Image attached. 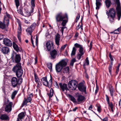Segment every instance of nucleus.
Masks as SVG:
<instances>
[{
  "mask_svg": "<svg viewBox=\"0 0 121 121\" xmlns=\"http://www.w3.org/2000/svg\"><path fill=\"white\" fill-rule=\"evenodd\" d=\"M16 53H12L11 58L13 60L15 55V60L16 62L18 63L13 67L12 71L16 73V75L17 78H19L22 76L23 71L22 69L21 64L19 63L21 60L20 55L19 54H14Z\"/></svg>",
  "mask_w": 121,
  "mask_h": 121,
  "instance_id": "1",
  "label": "nucleus"
},
{
  "mask_svg": "<svg viewBox=\"0 0 121 121\" xmlns=\"http://www.w3.org/2000/svg\"><path fill=\"white\" fill-rule=\"evenodd\" d=\"M10 18V15L6 12V15L4 16L3 23L0 22V28L4 30V31H7L8 30L9 24V19Z\"/></svg>",
  "mask_w": 121,
  "mask_h": 121,
  "instance_id": "2",
  "label": "nucleus"
},
{
  "mask_svg": "<svg viewBox=\"0 0 121 121\" xmlns=\"http://www.w3.org/2000/svg\"><path fill=\"white\" fill-rule=\"evenodd\" d=\"M22 78L17 79L16 77H13L11 79L12 85L13 87H15L18 85H20L22 82Z\"/></svg>",
  "mask_w": 121,
  "mask_h": 121,
  "instance_id": "3",
  "label": "nucleus"
},
{
  "mask_svg": "<svg viewBox=\"0 0 121 121\" xmlns=\"http://www.w3.org/2000/svg\"><path fill=\"white\" fill-rule=\"evenodd\" d=\"M68 16L66 13L63 14L62 12L57 13L56 17V21L57 22H61L63 19L67 18L68 19Z\"/></svg>",
  "mask_w": 121,
  "mask_h": 121,
  "instance_id": "4",
  "label": "nucleus"
},
{
  "mask_svg": "<svg viewBox=\"0 0 121 121\" xmlns=\"http://www.w3.org/2000/svg\"><path fill=\"white\" fill-rule=\"evenodd\" d=\"M41 81L43 84L47 86L50 88L52 85V76L50 75V79L49 82L47 80L46 77L43 78L41 79Z\"/></svg>",
  "mask_w": 121,
  "mask_h": 121,
  "instance_id": "5",
  "label": "nucleus"
},
{
  "mask_svg": "<svg viewBox=\"0 0 121 121\" xmlns=\"http://www.w3.org/2000/svg\"><path fill=\"white\" fill-rule=\"evenodd\" d=\"M68 87L72 90H75L77 87V82L75 80H72L69 81L68 83Z\"/></svg>",
  "mask_w": 121,
  "mask_h": 121,
  "instance_id": "6",
  "label": "nucleus"
},
{
  "mask_svg": "<svg viewBox=\"0 0 121 121\" xmlns=\"http://www.w3.org/2000/svg\"><path fill=\"white\" fill-rule=\"evenodd\" d=\"M116 3L117 5L116 9L118 18V20H119L121 16V7L120 5L119 0H116Z\"/></svg>",
  "mask_w": 121,
  "mask_h": 121,
  "instance_id": "7",
  "label": "nucleus"
},
{
  "mask_svg": "<svg viewBox=\"0 0 121 121\" xmlns=\"http://www.w3.org/2000/svg\"><path fill=\"white\" fill-rule=\"evenodd\" d=\"M17 22L18 25V26L17 29V37L20 41H21V35L22 32L21 22L18 19H17Z\"/></svg>",
  "mask_w": 121,
  "mask_h": 121,
  "instance_id": "8",
  "label": "nucleus"
},
{
  "mask_svg": "<svg viewBox=\"0 0 121 121\" xmlns=\"http://www.w3.org/2000/svg\"><path fill=\"white\" fill-rule=\"evenodd\" d=\"M78 89L82 92H84L85 94L86 93V87L84 84L82 82L80 83L78 86Z\"/></svg>",
  "mask_w": 121,
  "mask_h": 121,
  "instance_id": "9",
  "label": "nucleus"
},
{
  "mask_svg": "<svg viewBox=\"0 0 121 121\" xmlns=\"http://www.w3.org/2000/svg\"><path fill=\"white\" fill-rule=\"evenodd\" d=\"M76 95L77 98V100L78 102H81L85 100V96L78 92H77L76 94Z\"/></svg>",
  "mask_w": 121,
  "mask_h": 121,
  "instance_id": "10",
  "label": "nucleus"
},
{
  "mask_svg": "<svg viewBox=\"0 0 121 121\" xmlns=\"http://www.w3.org/2000/svg\"><path fill=\"white\" fill-rule=\"evenodd\" d=\"M24 12L23 14V16L25 17H29L31 15V13L33 12V8H31V10L30 11L29 10L26 8L24 9Z\"/></svg>",
  "mask_w": 121,
  "mask_h": 121,
  "instance_id": "11",
  "label": "nucleus"
},
{
  "mask_svg": "<svg viewBox=\"0 0 121 121\" xmlns=\"http://www.w3.org/2000/svg\"><path fill=\"white\" fill-rule=\"evenodd\" d=\"M74 45L76 48H79L78 51L80 53H84L85 52V50L82 45L76 43L74 44Z\"/></svg>",
  "mask_w": 121,
  "mask_h": 121,
  "instance_id": "12",
  "label": "nucleus"
},
{
  "mask_svg": "<svg viewBox=\"0 0 121 121\" xmlns=\"http://www.w3.org/2000/svg\"><path fill=\"white\" fill-rule=\"evenodd\" d=\"M33 96L32 94H31L30 95V97H28L26 99V98H24V100L22 105V107H23L24 105H26L28 102H30L32 100L31 97Z\"/></svg>",
  "mask_w": 121,
  "mask_h": 121,
  "instance_id": "13",
  "label": "nucleus"
},
{
  "mask_svg": "<svg viewBox=\"0 0 121 121\" xmlns=\"http://www.w3.org/2000/svg\"><path fill=\"white\" fill-rule=\"evenodd\" d=\"M13 105V103L12 102H10L7 104L5 108V111L8 113L10 112L12 110Z\"/></svg>",
  "mask_w": 121,
  "mask_h": 121,
  "instance_id": "14",
  "label": "nucleus"
},
{
  "mask_svg": "<svg viewBox=\"0 0 121 121\" xmlns=\"http://www.w3.org/2000/svg\"><path fill=\"white\" fill-rule=\"evenodd\" d=\"M46 47L48 51H51L53 48V44L52 42H48L46 43Z\"/></svg>",
  "mask_w": 121,
  "mask_h": 121,
  "instance_id": "15",
  "label": "nucleus"
},
{
  "mask_svg": "<svg viewBox=\"0 0 121 121\" xmlns=\"http://www.w3.org/2000/svg\"><path fill=\"white\" fill-rule=\"evenodd\" d=\"M60 87L63 91H64L65 90L66 91H69V90L67 87V85L65 83H59Z\"/></svg>",
  "mask_w": 121,
  "mask_h": 121,
  "instance_id": "16",
  "label": "nucleus"
},
{
  "mask_svg": "<svg viewBox=\"0 0 121 121\" xmlns=\"http://www.w3.org/2000/svg\"><path fill=\"white\" fill-rule=\"evenodd\" d=\"M106 14L108 15H109L110 17H115V12L113 8L109 9L108 13V11H107Z\"/></svg>",
  "mask_w": 121,
  "mask_h": 121,
  "instance_id": "17",
  "label": "nucleus"
},
{
  "mask_svg": "<svg viewBox=\"0 0 121 121\" xmlns=\"http://www.w3.org/2000/svg\"><path fill=\"white\" fill-rule=\"evenodd\" d=\"M4 44L7 46H11L12 45V42L9 39L5 38L3 39Z\"/></svg>",
  "mask_w": 121,
  "mask_h": 121,
  "instance_id": "18",
  "label": "nucleus"
},
{
  "mask_svg": "<svg viewBox=\"0 0 121 121\" xmlns=\"http://www.w3.org/2000/svg\"><path fill=\"white\" fill-rule=\"evenodd\" d=\"M68 61V60L67 59H63L61 60L59 63L63 67L66 66Z\"/></svg>",
  "mask_w": 121,
  "mask_h": 121,
  "instance_id": "19",
  "label": "nucleus"
},
{
  "mask_svg": "<svg viewBox=\"0 0 121 121\" xmlns=\"http://www.w3.org/2000/svg\"><path fill=\"white\" fill-rule=\"evenodd\" d=\"M63 68V67L59 63L57 64L56 65V71L57 72H60Z\"/></svg>",
  "mask_w": 121,
  "mask_h": 121,
  "instance_id": "20",
  "label": "nucleus"
},
{
  "mask_svg": "<svg viewBox=\"0 0 121 121\" xmlns=\"http://www.w3.org/2000/svg\"><path fill=\"white\" fill-rule=\"evenodd\" d=\"M25 116V113L22 112L20 113L18 115V117L17 118L16 121H19V120H21Z\"/></svg>",
  "mask_w": 121,
  "mask_h": 121,
  "instance_id": "21",
  "label": "nucleus"
},
{
  "mask_svg": "<svg viewBox=\"0 0 121 121\" xmlns=\"http://www.w3.org/2000/svg\"><path fill=\"white\" fill-rule=\"evenodd\" d=\"M9 118L8 116L6 114L0 115V119L2 120H9Z\"/></svg>",
  "mask_w": 121,
  "mask_h": 121,
  "instance_id": "22",
  "label": "nucleus"
},
{
  "mask_svg": "<svg viewBox=\"0 0 121 121\" xmlns=\"http://www.w3.org/2000/svg\"><path fill=\"white\" fill-rule=\"evenodd\" d=\"M121 33V26L118 28L117 29L111 32V34L114 33V34H119Z\"/></svg>",
  "mask_w": 121,
  "mask_h": 121,
  "instance_id": "23",
  "label": "nucleus"
},
{
  "mask_svg": "<svg viewBox=\"0 0 121 121\" xmlns=\"http://www.w3.org/2000/svg\"><path fill=\"white\" fill-rule=\"evenodd\" d=\"M39 21H37L36 24L35 22L33 23L29 27L32 29V30H34L35 29L36 26H38L39 25L38 22Z\"/></svg>",
  "mask_w": 121,
  "mask_h": 121,
  "instance_id": "24",
  "label": "nucleus"
},
{
  "mask_svg": "<svg viewBox=\"0 0 121 121\" xmlns=\"http://www.w3.org/2000/svg\"><path fill=\"white\" fill-rule=\"evenodd\" d=\"M60 36L59 34H57L56 36L55 42L56 44L57 45H59Z\"/></svg>",
  "mask_w": 121,
  "mask_h": 121,
  "instance_id": "25",
  "label": "nucleus"
},
{
  "mask_svg": "<svg viewBox=\"0 0 121 121\" xmlns=\"http://www.w3.org/2000/svg\"><path fill=\"white\" fill-rule=\"evenodd\" d=\"M1 51L3 53H8L9 52V49L8 47H3L1 48Z\"/></svg>",
  "mask_w": 121,
  "mask_h": 121,
  "instance_id": "26",
  "label": "nucleus"
},
{
  "mask_svg": "<svg viewBox=\"0 0 121 121\" xmlns=\"http://www.w3.org/2000/svg\"><path fill=\"white\" fill-rule=\"evenodd\" d=\"M101 0H96V9L97 10L99 9L100 6L101 5V3L100 1Z\"/></svg>",
  "mask_w": 121,
  "mask_h": 121,
  "instance_id": "27",
  "label": "nucleus"
},
{
  "mask_svg": "<svg viewBox=\"0 0 121 121\" xmlns=\"http://www.w3.org/2000/svg\"><path fill=\"white\" fill-rule=\"evenodd\" d=\"M109 90L110 91L111 95L113 98V94L115 92L112 86H111L109 87Z\"/></svg>",
  "mask_w": 121,
  "mask_h": 121,
  "instance_id": "28",
  "label": "nucleus"
},
{
  "mask_svg": "<svg viewBox=\"0 0 121 121\" xmlns=\"http://www.w3.org/2000/svg\"><path fill=\"white\" fill-rule=\"evenodd\" d=\"M33 31L29 27H28L26 30V31L27 34L28 35H31L32 32Z\"/></svg>",
  "mask_w": 121,
  "mask_h": 121,
  "instance_id": "29",
  "label": "nucleus"
},
{
  "mask_svg": "<svg viewBox=\"0 0 121 121\" xmlns=\"http://www.w3.org/2000/svg\"><path fill=\"white\" fill-rule=\"evenodd\" d=\"M105 3L106 6L108 8H109L110 6L111 2L110 0H106Z\"/></svg>",
  "mask_w": 121,
  "mask_h": 121,
  "instance_id": "30",
  "label": "nucleus"
},
{
  "mask_svg": "<svg viewBox=\"0 0 121 121\" xmlns=\"http://www.w3.org/2000/svg\"><path fill=\"white\" fill-rule=\"evenodd\" d=\"M13 47L15 50L17 52H18L19 51V49L17 45L15 43H13Z\"/></svg>",
  "mask_w": 121,
  "mask_h": 121,
  "instance_id": "31",
  "label": "nucleus"
},
{
  "mask_svg": "<svg viewBox=\"0 0 121 121\" xmlns=\"http://www.w3.org/2000/svg\"><path fill=\"white\" fill-rule=\"evenodd\" d=\"M63 19L62 21V22L61 23V25L63 26H66L67 23L68 22V19Z\"/></svg>",
  "mask_w": 121,
  "mask_h": 121,
  "instance_id": "32",
  "label": "nucleus"
},
{
  "mask_svg": "<svg viewBox=\"0 0 121 121\" xmlns=\"http://www.w3.org/2000/svg\"><path fill=\"white\" fill-rule=\"evenodd\" d=\"M69 97L71 100L73 102H76L75 99L73 96L71 95H69Z\"/></svg>",
  "mask_w": 121,
  "mask_h": 121,
  "instance_id": "33",
  "label": "nucleus"
},
{
  "mask_svg": "<svg viewBox=\"0 0 121 121\" xmlns=\"http://www.w3.org/2000/svg\"><path fill=\"white\" fill-rule=\"evenodd\" d=\"M17 91L15 90L12 93L11 96V98L12 99H13L15 98V96L17 94Z\"/></svg>",
  "mask_w": 121,
  "mask_h": 121,
  "instance_id": "34",
  "label": "nucleus"
},
{
  "mask_svg": "<svg viewBox=\"0 0 121 121\" xmlns=\"http://www.w3.org/2000/svg\"><path fill=\"white\" fill-rule=\"evenodd\" d=\"M53 93V90L52 88H51L50 90L49 93L48 94L49 98L51 97L52 96Z\"/></svg>",
  "mask_w": 121,
  "mask_h": 121,
  "instance_id": "35",
  "label": "nucleus"
},
{
  "mask_svg": "<svg viewBox=\"0 0 121 121\" xmlns=\"http://www.w3.org/2000/svg\"><path fill=\"white\" fill-rule=\"evenodd\" d=\"M69 71V67H67L63 69V72L64 73H67Z\"/></svg>",
  "mask_w": 121,
  "mask_h": 121,
  "instance_id": "36",
  "label": "nucleus"
},
{
  "mask_svg": "<svg viewBox=\"0 0 121 121\" xmlns=\"http://www.w3.org/2000/svg\"><path fill=\"white\" fill-rule=\"evenodd\" d=\"M50 57L52 59L55 58L57 55V53H50Z\"/></svg>",
  "mask_w": 121,
  "mask_h": 121,
  "instance_id": "37",
  "label": "nucleus"
},
{
  "mask_svg": "<svg viewBox=\"0 0 121 121\" xmlns=\"http://www.w3.org/2000/svg\"><path fill=\"white\" fill-rule=\"evenodd\" d=\"M34 79L36 82L40 81L37 74L35 73L34 74Z\"/></svg>",
  "mask_w": 121,
  "mask_h": 121,
  "instance_id": "38",
  "label": "nucleus"
},
{
  "mask_svg": "<svg viewBox=\"0 0 121 121\" xmlns=\"http://www.w3.org/2000/svg\"><path fill=\"white\" fill-rule=\"evenodd\" d=\"M14 2H15L17 8V9L20 4L19 0H14Z\"/></svg>",
  "mask_w": 121,
  "mask_h": 121,
  "instance_id": "39",
  "label": "nucleus"
},
{
  "mask_svg": "<svg viewBox=\"0 0 121 121\" xmlns=\"http://www.w3.org/2000/svg\"><path fill=\"white\" fill-rule=\"evenodd\" d=\"M47 65L48 68L50 71H51L52 69V64L51 63H48L47 64Z\"/></svg>",
  "mask_w": 121,
  "mask_h": 121,
  "instance_id": "40",
  "label": "nucleus"
},
{
  "mask_svg": "<svg viewBox=\"0 0 121 121\" xmlns=\"http://www.w3.org/2000/svg\"><path fill=\"white\" fill-rule=\"evenodd\" d=\"M17 11L18 13L20 14H21L23 16V13L22 11V7H21L20 8V9L17 10Z\"/></svg>",
  "mask_w": 121,
  "mask_h": 121,
  "instance_id": "41",
  "label": "nucleus"
},
{
  "mask_svg": "<svg viewBox=\"0 0 121 121\" xmlns=\"http://www.w3.org/2000/svg\"><path fill=\"white\" fill-rule=\"evenodd\" d=\"M61 29H60V31L62 33V35H63V32L65 29L67 30V28L66 27L63 26L60 28Z\"/></svg>",
  "mask_w": 121,
  "mask_h": 121,
  "instance_id": "42",
  "label": "nucleus"
},
{
  "mask_svg": "<svg viewBox=\"0 0 121 121\" xmlns=\"http://www.w3.org/2000/svg\"><path fill=\"white\" fill-rule=\"evenodd\" d=\"M67 45V44H66L62 46L60 49V52H61L62 51L64 50L65 48L66 47Z\"/></svg>",
  "mask_w": 121,
  "mask_h": 121,
  "instance_id": "43",
  "label": "nucleus"
},
{
  "mask_svg": "<svg viewBox=\"0 0 121 121\" xmlns=\"http://www.w3.org/2000/svg\"><path fill=\"white\" fill-rule=\"evenodd\" d=\"M76 61V59L75 58H73L72 59L70 62V65L72 66H73L74 63Z\"/></svg>",
  "mask_w": 121,
  "mask_h": 121,
  "instance_id": "44",
  "label": "nucleus"
},
{
  "mask_svg": "<svg viewBox=\"0 0 121 121\" xmlns=\"http://www.w3.org/2000/svg\"><path fill=\"white\" fill-rule=\"evenodd\" d=\"M115 17H110V18L109 19V20L110 22L111 23H112L114 22L115 21Z\"/></svg>",
  "mask_w": 121,
  "mask_h": 121,
  "instance_id": "45",
  "label": "nucleus"
},
{
  "mask_svg": "<svg viewBox=\"0 0 121 121\" xmlns=\"http://www.w3.org/2000/svg\"><path fill=\"white\" fill-rule=\"evenodd\" d=\"M108 106L110 108H113V104L112 102H109L108 103Z\"/></svg>",
  "mask_w": 121,
  "mask_h": 121,
  "instance_id": "46",
  "label": "nucleus"
},
{
  "mask_svg": "<svg viewBox=\"0 0 121 121\" xmlns=\"http://www.w3.org/2000/svg\"><path fill=\"white\" fill-rule=\"evenodd\" d=\"M112 65H110L109 66L108 69H109V72L111 75L112 74V71L111 69H112Z\"/></svg>",
  "mask_w": 121,
  "mask_h": 121,
  "instance_id": "47",
  "label": "nucleus"
},
{
  "mask_svg": "<svg viewBox=\"0 0 121 121\" xmlns=\"http://www.w3.org/2000/svg\"><path fill=\"white\" fill-rule=\"evenodd\" d=\"M83 53L78 54L77 55V58L78 60L80 59L81 56L83 55Z\"/></svg>",
  "mask_w": 121,
  "mask_h": 121,
  "instance_id": "48",
  "label": "nucleus"
},
{
  "mask_svg": "<svg viewBox=\"0 0 121 121\" xmlns=\"http://www.w3.org/2000/svg\"><path fill=\"white\" fill-rule=\"evenodd\" d=\"M31 5L32 6V8H33V9H34V7L35 6V4L34 3V0H31Z\"/></svg>",
  "mask_w": 121,
  "mask_h": 121,
  "instance_id": "49",
  "label": "nucleus"
},
{
  "mask_svg": "<svg viewBox=\"0 0 121 121\" xmlns=\"http://www.w3.org/2000/svg\"><path fill=\"white\" fill-rule=\"evenodd\" d=\"M37 83V87L38 88L40 87L41 86V84L40 81H38V82H36Z\"/></svg>",
  "mask_w": 121,
  "mask_h": 121,
  "instance_id": "50",
  "label": "nucleus"
},
{
  "mask_svg": "<svg viewBox=\"0 0 121 121\" xmlns=\"http://www.w3.org/2000/svg\"><path fill=\"white\" fill-rule=\"evenodd\" d=\"M75 47H74L73 48L71 53H75L77 50Z\"/></svg>",
  "mask_w": 121,
  "mask_h": 121,
  "instance_id": "51",
  "label": "nucleus"
},
{
  "mask_svg": "<svg viewBox=\"0 0 121 121\" xmlns=\"http://www.w3.org/2000/svg\"><path fill=\"white\" fill-rule=\"evenodd\" d=\"M85 64L87 65H88L89 64V61L88 59V58L87 57L86 59Z\"/></svg>",
  "mask_w": 121,
  "mask_h": 121,
  "instance_id": "52",
  "label": "nucleus"
},
{
  "mask_svg": "<svg viewBox=\"0 0 121 121\" xmlns=\"http://www.w3.org/2000/svg\"><path fill=\"white\" fill-rule=\"evenodd\" d=\"M54 86L57 88H59V86L56 82H55L54 83Z\"/></svg>",
  "mask_w": 121,
  "mask_h": 121,
  "instance_id": "53",
  "label": "nucleus"
},
{
  "mask_svg": "<svg viewBox=\"0 0 121 121\" xmlns=\"http://www.w3.org/2000/svg\"><path fill=\"white\" fill-rule=\"evenodd\" d=\"M106 99L107 100V102H108V103L109 102V98L108 97V95H106Z\"/></svg>",
  "mask_w": 121,
  "mask_h": 121,
  "instance_id": "54",
  "label": "nucleus"
},
{
  "mask_svg": "<svg viewBox=\"0 0 121 121\" xmlns=\"http://www.w3.org/2000/svg\"><path fill=\"white\" fill-rule=\"evenodd\" d=\"M80 17V14L78 13L77 15V16L76 19V22H77V21L79 19Z\"/></svg>",
  "mask_w": 121,
  "mask_h": 121,
  "instance_id": "55",
  "label": "nucleus"
},
{
  "mask_svg": "<svg viewBox=\"0 0 121 121\" xmlns=\"http://www.w3.org/2000/svg\"><path fill=\"white\" fill-rule=\"evenodd\" d=\"M109 56L110 58V59L112 61H113V56H112L111 54V53H109Z\"/></svg>",
  "mask_w": 121,
  "mask_h": 121,
  "instance_id": "56",
  "label": "nucleus"
},
{
  "mask_svg": "<svg viewBox=\"0 0 121 121\" xmlns=\"http://www.w3.org/2000/svg\"><path fill=\"white\" fill-rule=\"evenodd\" d=\"M99 90V88L97 85L96 86V89L95 91V94H96L98 92V91Z\"/></svg>",
  "mask_w": 121,
  "mask_h": 121,
  "instance_id": "57",
  "label": "nucleus"
},
{
  "mask_svg": "<svg viewBox=\"0 0 121 121\" xmlns=\"http://www.w3.org/2000/svg\"><path fill=\"white\" fill-rule=\"evenodd\" d=\"M97 111L99 112H101V107L100 106H99L97 107Z\"/></svg>",
  "mask_w": 121,
  "mask_h": 121,
  "instance_id": "58",
  "label": "nucleus"
},
{
  "mask_svg": "<svg viewBox=\"0 0 121 121\" xmlns=\"http://www.w3.org/2000/svg\"><path fill=\"white\" fill-rule=\"evenodd\" d=\"M47 112L48 114V116L51 115V111L50 110H48V111H47Z\"/></svg>",
  "mask_w": 121,
  "mask_h": 121,
  "instance_id": "59",
  "label": "nucleus"
},
{
  "mask_svg": "<svg viewBox=\"0 0 121 121\" xmlns=\"http://www.w3.org/2000/svg\"><path fill=\"white\" fill-rule=\"evenodd\" d=\"M81 26V25H80L78 24L76 27V29L77 30H78Z\"/></svg>",
  "mask_w": 121,
  "mask_h": 121,
  "instance_id": "60",
  "label": "nucleus"
},
{
  "mask_svg": "<svg viewBox=\"0 0 121 121\" xmlns=\"http://www.w3.org/2000/svg\"><path fill=\"white\" fill-rule=\"evenodd\" d=\"M57 51L55 49H54L52 50L51 53H57Z\"/></svg>",
  "mask_w": 121,
  "mask_h": 121,
  "instance_id": "61",
  "label": "nucleus"
},
{
  "mask_svg": "<svg viewBox=\"0 0 121 121\" xmlns=\"http://www.w3.org/2000/svg\"><path fill=\"white\" fill-rule=\"evenodd\" d=\"M103 121H108V118L107 117H106L103 119Z\"/></svg>",
  "mask_w": 121,
  "mask_h": 121,
  "instance_id": "62",
  "label": "nucleus"
},
{
  "mask_svg": "<svg viewBox=\"0 0 121 121\" xmlns=\"http://www.w3.org/2000/svg\"><path fill=\"white\" fill-rule=\"evenodd\" d=\"M24 22L26 24L30 23V22L28 21L25 19L24 20Z\"/></svg>",
  "mask_w": 121,
  "mask_h": 121,
  "instance_id": "63",
  "label": "nucleus"
},
{
  "mask_svg": "<svg viewBox=\"0 0 121 121\" xmlns=\"http://www.w3.org/2000/svg\"><path fill=\"white\" fill-rule=\"evenodd\" d=\"M5 87L4 86H3L2 88V89L3 90V92L4 93H5Z\"/></svg>",
  "mask_w": 121,
  "mask_h": 121,
  "instance_id": "64",
  "label": "nucleus"
}]
</instances>
